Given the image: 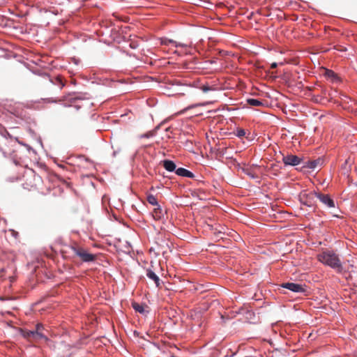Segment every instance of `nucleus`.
Wrapping results in <instances>:
<instances>
[{
    "label": "nucleus",
    "instance_id": "f257e3e1",
    "mask_svg": "<svg viewBox=\"0 0 357 357\" xmlns=\"http://www.w3.org/2000/svg\"><path fill=\"white\" fill-rule=\"evenodd\" d=\"M196 87L195 84H188L178 79L167 80L160 85V88L165 91L167 96L185 95L192 88Z\"/></svg>",
    "mask_w": 357,
    "mask_h": 357
},
{
    "label": "nucleus",
    "instance_id": "f03ea898",
    "mask_svg": "<svg viewBox=\"0 0 357 357\" xmlns=\"http://www.w3.org/2000/svg\"><path fill=\"white\" fill-rule=\"evenodd\" d=\"M317 258L320 263L335 270L337 273L342 272L343 266L340 256L334 250H325L318 254Z\"/></svg>",
    "mask_w": 357,
    "mask_h": 357
},
{
    "label": "nucleus",
    "instance_id": "7ed1b4c3",
    "mask_svg": "<svg viewBox=\"0 0 357 357\" xmlns=\"http://www.w3.org/2000/svg\"><path fill=\"white\" fill-rule=\"evenodd\" d=\"M315 194H317V190L310 191L308 193L302 192L299 195V201L302 205L311 208L312 209V212L318 213L319 208L316 204Z\"/></svg>",
    "mask_w": 357,
    "mask_h": 357
},
{
    "label": "nucleus",
    "instance_id": "20e7f679",
    "mask_svg": "<svg viewBox=\"0 0 357 357\" xmlns=\"http://www.w3.org/2000/svg\"><path fill=\"white\" fill-rule=\"evenodd\" d=\"M71 249L75 255L79 257L85 263L93 262L96 260V255L87 252L86 249L80 246H72Z\"/></svg>",
    "mask_w": 357,
    "mask_h": 357
},
{
    "label": "nucleus",
    "instance_id": "39448f33",
    "mask_svg": "<svg viewBox=\"0 0 357 357\" xmlns=\"http://www.w3.org/2000/svg\"><path fill=\"white\" fill-rule=\"evenodd\" d=\"M316 199H317L319 202L324 206L326 208H333L337 209L335 206V202L328 194H325L321 192L319 190H317Z\"/></svg>",
    "mask_w": 357,
    "mask_h": 357
},
{
    "label": "nucleus",
    "instance_id": "423d86ee",
    "mask_svg": "<svg viewBox=\"0 0 357 357\" xmlns=\"http://www.w3.org/2000/svg\"><path fill=\"white\" fill-rule=\"evenodd\" d=\"M280 287L284 289H287L294 293H300L306 295V286L305 284L294 283V282H283L280 284Z\"/></svg>",
    "mask_w": 357,
    "mask_h": 357
},
{
    "label": "nucleus",
    "instance_id": "0eeeda50",
    "mask_svg": "<svg viewBox=\"0 0 357 357\" xmlns=\"http://www.w3.org/2000/svg\"><path fill=\"white\" fill-rule=\"evenodd\" d=\"M282 162L284 166L296 167L303 163V158H300L296 155L287 154L283 155Z\"/></svg>",
    "mask_w": 357,
    "mask_h": 357
},
{
    "label": "nucleus",
    "instance_id": "6e6552de",
    "mask_svg": "<svg viewBox=\"0 0 357 357\" xmlns=\"http://www.w3.org/2000/svg\"><path fill=\"white\" fill-rule=\"evenodd\" d=\"M322 160L320 158L313 160H307L305 161L303 160L302 166L301 168L296 167V170H299L301 172L305 171V169H310L312 170H314L318 166L321 165Z\"/></svg>",
    "mask_w": 357,
    "mask_h": 357
},
{
    "label": "nucleus",
    "instance_id": "1a4fd4ad",
    "mask_svg": "<svg viewBox=\"0 0 357 357\" xmlns=\"http://www.w3.org/2000/svg\"><path fill=\"white\" fill-rule=\"evenodd\" d=\"M41 76L45 79H47L53 85L58 86L60 89H62L65 86V83L59 75L52 77L49 74L43 73Z\"/></svg>",
    "mask_w": 357,
    "mask_h": 357
},
{
    "label": "nucleus",
    "instance_id": "9d476101",
    "mask_svg": "<svg viewBox=\"0 0 357 357\" xmlns=\"http://www.w3.org/2000/svg\"><path fill=\"white\" fill-rule=\"evenodd\" d=\"M146 277L153 280L157 287L160 286V280L156 273L150 268L146 269Z\"/></svg>",
    "mask_w": 357,
    "mask_h": 357
},
{
    "label": "nucleus",
    "instance_id": "9b49d317",
    "mask_svg": "<svg viewBox=\"0 0 357 357\" xmlns=\"http://www.w3.org/2000/svg\"><path fill=\"white\" fill-rule=\"evenodd\" d=\"M176 174L179 176L186 177V178H192L195 177V174L192 172H190L188 169L183 168V167L177 168V169L176 170Z\"/></svg>",
    "mask_w": 357,
    "mask_h": 357
},
{
    "label": "nucleus",
    "instance_id": "f8f14e48",
    "mask_svg": "<svg viewBox=\"0 0 357 357\" xmlns=\"http://www.w3.org/2000/svg\"><path fill=\"white\" fill-rule=\"evenodd\" d=\"M162 164L163 167L167 172H174L176 173V170L177 169H176V165L174 161L170 160H164L162 161Z\"/></svg>",
    "mask_w": 357,
    "mask_h": 357
},
{
    "label": "nucleus",
    "instance_id": "ddd939ff",
    "mask_svg": "<svg viewBox=\"0 0 357 357\" xmlns=\"http://www.w3.org/2000/svg\"><path fill=\"white\" fill-rule=\"evenodd\" d=\"M166 211H164L160 205L156 206L153 211V217L156 220H160L164 218Z\"/></svg>",
    "mask_w": 357,
    "mask_h": 357
},
{
    "label": "nucleus",
    "instance_id": "4468645a",
    "mask_svg": "<svg viewBox=\"0 0 357 357\" xmlns=\"http://www.w3.org/2000/svg\"><path fill=\"white\" fill-rule=\"evenodd\" d=\"M238 169L241 170L242 172H243L252 179L258 178V176L253 172L252 167H240Z\"/></svg>",
    "mask_w": 357,
    "mask_h": 357
},
{
    "label": "nucleus",
    "instance_id": "2eb2a0df",
    "mask_svg": "<svg viewBox=\"0 0 357 357\" xmlns=\"http://www.w3.org/2000/svg\"><path fill=\"white\" fill-rule=\"evenodd\" d=\"M20 335L25 339L30 340V338L34 337L35 331H27L22 328L19 329Z\"/></svg>",
    "mask_w": 357,
    "mask_h": 357
},
{
    "label": "nucleus",
    "instance_id": "dca6fc26",
    "mask_svg": "<svg viewBox=\"0 0 357 357\" xmlns=\"http://www.w3.org/2000/svg\"><path fill=\"white\" fill-rule=\"evenodd\" d=\"M246 102L248 105L253 106V107H259V106L264 105L263 102L259 99L250 98H248L246 100Z\"/></svg>",
    "mask_w": 357,
    "mask_h": 357
},
{
    "label": "nucleus",
    "instance_id": "f3484780",
    "mask_svg": "<svg viewBox=\"0 0 357 357\" xmlns=\"http://www.w3.org/2000/svg\"><path fill=\"white\" fill-rule=\"evenodd\" d=\"M242 313L245 314V318L249 320L250 322L254 321L255 317V312L250 310H242Z\"/></svg>",
    "mask_w": 357,
    "mask_h": 357
},
{
    "label": "nucleus",
    "instance_id": "a211bd4d",
    "mask_svg": "<svg viewBox=\"0 0 357 357\" xmlns=\"http://www.w3.org/2000/svg\"><path fill=\"white\" fill-rule=\"evenodd\" d=\"M33 339L35 340H43L45 342H48L50 340L41 331H35Z\"/></svg>",
    "mask_w": 357,
    "mask_h": 357
},
{
    "label": "nucleus",
    "instance_id": "6ab92c4d",
    "mask_svg": "<svg viewBox=\"0 0 357 357\" xmlns=\"http://www.w3.org/2000/svg\"><path fill=\"white\" fill-rule=\"evenodd\" d=\"M132 307H133V309L136 312H139L141 314H144V308L142 305L134 302V303H132Z\"/></svg>",
    "mask_w": 357,
    "mask_h": 357
},
{
    "label": "nucleus",
    "instance_id": "aec40b11",
    "mask_svg": "<svg viewBox=\"0 0 357 357\" xmlns=\"http://www.w3.org/2000/svg\"><path fill=\"white\" fill-rule=\"evenodd\" d=\"M147 202L152 206H156L159 205L156 197L153 195H151V194H150L147 196Z\"/></svg>",
    "mask_w": 357,
    "mask_h": 357
},
{
    "label": "nucleus",
    "instance_id": "412c9836",
    "mask_svg": "<svg viewBox=\"0 0 357 357\" xmlns=\"http://www.w3.org/2000/svg\"><path fill=\"white\" fill-rule=\"evenodd\" d=\"M199 89L205 93L215 90V88L214 86H209L208 84L202 85L199 87Z\"/></svg>",
    "mask_w": 357,
    "mask_h": 357
},
{
    "label": "nucleus",
    "instance_id": "4be33fe9",
    "mask_svg": "<svg viewBox=\"0 0 357 357\" xmlns=\"http://www.w3.org/2000/svg\"><path fill=\"white\" fill-rule=\"evenodd\" d=\"M245 130L243 128H237L235 131V135L238 138H241L245 135Z\"/></svg>",
    "mask_w": 357,
    "mask_h": 357
},
{
    "label": "nucleus",
    "instance_id": "5701e85b",
    "mask_svg": "<svg viewBox=\"0 0 357 357\" xmlns=\"http://www.w3.org/2000/svg\"><path fill=\"white\" fill-rule=\"evenodd\" d=\"M174 43H176V41H174L172 39L163 38L161 40V44L165 45H172L174 46Z\"/></svg>",
    "mask_w": 357,
    "mask_h": 357
},
{
    "label": "nucleus",
    "instance_id": "b1692460",
    "mask_svg": "<svg viewBox=\"0 0 357 357\" xmlns=\"http://www.w3.org/2000/svg\"><path fill=\"white\" fill-rule=\"evenodd\" d=\"M0 133H1V135L3 137H5V138H6V139H8V138H12L11 135H10V133H9V132L6 130V129H3V130H1V131H0Z\"/></svg>",
    "mask_w": 357,
    "mask_h": 357
},
{
    "label": "nucleus",
    "instance_id": "393cba45",
    "mask_svg": "<svg viewBox=\"0 0 357 357\" xmlns=\"http://www.w3.org/2000/svg\"><path fill=\"white\" fill-rule=\"evenodd\" d=\"M155 130L149 131V132L142 135V137L150 138V137H153L155 135Z\"/></svg>",
    "mask_w": 357,
    "mask_h": 357
},
{
    "label": "nucleus",
    "instance_id": "a878e982",
    "mask_svg": "<svg viewBox=\"0 0 357 357\" xmlns=\"http://www.w3.org/2000/svg\"><path fill=\"white\" fill-rule=\"evenodd\" d=\"M73 97H71L70 98V100H82L84 99L82 95L79 94V93H74L73 95H72Z\"/></svg>",
    "mask_w": 357,
    "mask_h": 357
},
{
    "label": "nucleus",
    "instance_id": "bb28decb",
    "mask_svg": "<svg viewBox=\"0 0 357 357\" xmlns=\"http://www.w3.org/2000/svg\"><path fill=\"white\" fill-rule=\"evenodd\" d=\"M174 47H183V48H188L189 47V45L188 44H185V43H181L176 42V43H174Z\"/></svg>",
    "mask_w": 357,
    "mask_h": 357
},
{
    "label": "nucleus",
    "instance_id": "cd10ccee",
    "mask_svg": "<svg viewBox=\"0 0 357 357\" xmlns=\"http://www.w3.org/2000/svg\"><path fill=\"white\" fill-rule=\"evenodd\" d=\"M44 330V326L42 324H37L36 325V330L35 331H43Z\"/></svg>",
    "mask_w": 357,
    "mask_h": 357
},
{
    "label": "nucleus",
    "instance_id": "c85d7f7f",
    "mask_svg": "<svg viewBox=\"0 0 357 357\" xmlns=\"http://www.w3.org/2000/svg\"><path fill=\"white\" fill-rule=\"evenodd\" d=\"M326 75L329 77H333V78H335L337 77V75H335V73L332 71V70H328L326 72Z\"/></svg>",
    "mask_w": 357,
    "mask_h": 357
},
{
    "label": "nucleus",
    "instance_id": "c756f323",
    "mask_svg": "<svg viewBox=\"0 0 357 357\" xmlns=\"http://www.w3.org/2000/svg\"><path fill=\"white\" fill-rule=\"evenodd\" d=\"M214 63H215V61H214V59L207 60L204 62V63L205 64V66L204 68H207L208 64H213Z\"/></svg>",
    "mask_w": 357,
    "mask_h": 357
},
{
    "label": "nucleus",
    "instance_id": "7c9ffc66",
    "mask_svg": "<svg viewBox=\"0 0 357 357\" xmlns=\"http://www.w3.org/2000/svg\"><path fill=\"white\" fill-rule=\"evenodd\" d=\"M72 61L76 65H77L79 63V60L78 59H76V58H73Z\"/></svg>",
    "mask_w": 357,
    "mask_h": 357
},
{
    "label": "nucleus",
    "instance_id": "2f4dec72",
    "mask_svg": "<svg viewBox=\"0 0 357 357\" xmlns=\"http://www.w3.org/2000/svg\"><path fill=\"white\" fill-rule=\"evenodd\" d=\"M277 66H278V63H275V62H273V63H272L271 64V68L272 69H274V68H277Z\"/></svg>",
    "mask_w": 357,
    "mask_h": 357
},
{
    "label": "nucleus",
    "instance_id": "473e14b6",
    "mask_svg": "<svg viewBox=\"0 0 357 357\" xmlns=\"http://www.w3.org/2000/svg\"><path fill=\"white\" fill-rule=\"evenodd\" d=\"M223 230H224V228H222L221 230H219L218 232H215V234L216 236H218V234H224L225 231Z\"/></svg>",
    "mask_w": 357,
    "mask_h": 357
},
{
    "label": "nucleus",
    "instance_id": "72a5a7b5",
    "mask_svg": "<svg viewBox=\"0 0 357 357\" xmlns=\"http://www.w3.org/2000/svg\"><path fill=\"white\" fill-rule=\"evenodd\" d=\"M343 98H342V100H343L344 101H347V100L350 99V98H349L348 96H347L346 95H344V96H343Z\"/></svg>",
    "mask_w": 357,
    "mask_h": 357
},
{
    "label": "nucleus",
    "instance_id": "f704fd0d",
    "mask_svg": "<svg viewBox=\"0 0 357 357\" xmlns=\"http://www.w3.org/2000/svg\"><path fill=\"white\" fill-rule=\"evenodd\" d=\"M119 152V150L114 151V152L112 153L113 156L115 157Z\"/></svg>",
    "mask_w": 357,
    "mask_h": 357
},
{
    "label": "nucleus",
    "instance_id": "c9c22d12",
    "mask_svg": "<svg viewBox=\"0 0 357 357\" xmlns=\"http://www.w3.org/2000/svg\"><path fill=\"white\" fill-rule=\"evenodd\" d=\"M139 333L137 331H134V335H135V336L138 337V336H139Z\"/></svg>",
    "mask_w": 357,
    "mask_h": 357
},
{
    "label": "nucleus",
    "instance_id": "e433bc0d",
    "mask_svg": "<svg viewBox=\"0 0 357 357\" xmlns=\"http://www.w3.org/2000/svg\"><path fill=\"white\" fill-rule=\"evenodd\" d=\"M334 217H336V218H339V215H336V214H334L333 215Z\"/></svg>",
    "mask_w": 357,
    "mask_h": 357
},
{
    "label": "nucleus",
    "instance_id": "4c0bfd02",
    "mask_svg": "<svg viewBox=\"0 0 357 357\" xmlns=\"http://www.w3.org/2000/svg\"><path fill=\"white\" fill-rule=\"evenodd\" d=\"M252 167H258V165H252Z\"/></svg>",
    "mask_w": 357,
    "mask_h": 357
}]
</instances>
